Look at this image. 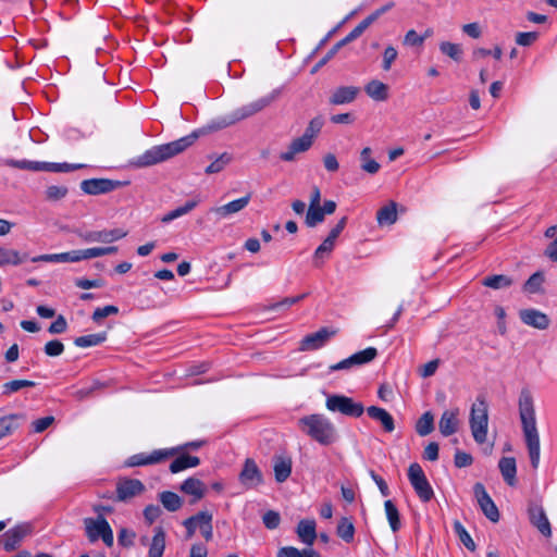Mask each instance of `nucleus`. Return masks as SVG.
<instances>
[{"label":"nucleus","instance_id":"1","mask_svg":"<svg viewBox=\"0 0 557 557\" xmlns=\"http://www.w3.org/2000/svg\"><path fill=\"white\" fill-rule=\"evenodd\" d=\"M519 417L531 465L539 467L541 456L540 434L536 425L534 399L529 388H522L518 399Z\"/></svg>","mask_w":557,"mask_h":557},{"label":"nucleus","instance_id":"2","mask_svg":"<svg viewBox=\"0 0 557 557\" xmlns=\"http://www.w3.org/2000/svg\"><path fill=\"white\" fill-rule=\"evenodd\" d=\"M299 430L322 446H331L338 438L335 424L323 413L304 416L297 421Z\"/></svg>","mask_w":557,"mask_h":557},{"label":"nucleus","instance_id":"3","mask_svg":"<svg viewBox=\"0 0 557 557\" xmlns=\"http://www.w3.org/2000/svg\"><path fill=\"white\" fill-rule=\"evenodd\" d=\"M198 138L197 133H191L177 140L154 146L138 157L136 164L138 166H150L163 162L187 149Z\"/></svg>","mask_w":557,"mask_h":557},{"label":"nucleus","instance_id":"4","mask_svg":"<svg viewBox=\"0 0 557 557\" xmlns=\"http://www.w3.org/2000/svg\"><path fill=\"white\" fill-rule=\"evenodd\" d=\"M280 96V90L275 89L271 91L269 95L263 96L250 103L242 106L240 108L235 109L230 114L221 117L219 121L214 122L215 129H222L228 127L242 120L248 119L267 107H269L272 102H274Z\"/></svg>","mask_w":557,"mask_h":557},{"label":"nucleus","instance_id":"5","mask_svg":"<svg viewBox=\"0 0 557 557\" xmlns=\"http://www.w3.org/2000/svg\"><path fill=\"white\" fill-rule=\"evenodd\" d=\"M469 424L473 440L478 444L485 443L488 429V406L484 397H476L472 404Z\"/></svg>","mask_w":557,"mask_h":557},{"label":"nucleus","instance_id":"6","mask_svg":"<svg viewBox=\"0 0 557 557\" xmlns=\"http://www.w3.org/2000/svg\"><path fill=\"white\" fill-rule=\"evenodd\" d=\"M325 408L331 412H337L351 418L361 417L366 410L362 403L339 394L327 395Z\"/></svg>","mask_w":557,"mask_h":557},{"label":"nucleus","instance_id":"7","mask_svg":"<svg viewBox=\"0 0 557 557\" xmlns=\"http://www.w3.org/2000/svg\"><path fill=\"white\" fill-rule=\"evenodd\" d=\"M180 448H162L151 453H139L132 455L125 460V467H144L162 463L178 454Z\"/></svg>","mask_w":557,"mask_h":557},{"label":"nucleus","instance_id":"8","mask_svg":"<svg viewBox=\"0 0 557 557\" xmlns=\"http://www.w3.org/2000/svg\"><path fill=\"white\" fill-rule=\"evenodd\" d=\"M84 525L90 542H95L101 539L107 546L113 545L112 529L102 516L98 517L97 519H84Z\"/></svg>","mask_w":557,"mask_h":557},{"label":"nucleus","instance_id":"9","mask_svg":"<svg viewBox=\"0 0 557 557\" xmlns=\"http://www.w3.org/2000/svg\"><path fill=\"white\" fill-rule=\"evenodd\" d=\"M408 479L422 502L426 503L432 499L434 496L433 488L419 463L414 462L409 466Z\"/></svg>","mask_w":557,"mask_h":557},{"label":"nucleus","instance_id":"10","mask_svg":"<svg viewBox=\"0 0 557 557\" xmlns=\"http://www.w3.org/2000/svg\"><path fill=\"white\" fill-rule=\"evenodd\" d=\"M146 491L145 484L138 479L119 478L115 485V500L127 503Z\"/></svg>","mask_w":557,"mask_h":557},{"label":"nucleus","instance_id":"11","mask_svg":"<svg viewBox=\"0 0 557 557\" xmlns=\"http://www.w3.org/2000/svg\"><path fill=\"white\" fill-rule=\"evenodd\" d=\"M238 481L245 490H255L263 484V474L253 459L245 460Z\"/></svg>","mask_w":557,"mask_h":557},{"label":"nucleus","instance_id":"12","mask_svg":"<svg viewBox=\"0 0 557 557\" xmlns=\"http://www.w3.org/2000/svg\"><path fill=\"white\" fill-rule=\"evenodd\" d=\"M123 185L124 183L110 178H89L82 181L81 189L87 195L96 196L111 193Z\"/></svg>","mask_w":557,"mask_h":557},{"label":"nucleus","instance_id":"13","mask_svg":"<svg viewBox=\"0 0 557 557\" xmlns=\"http://www.w3.org/2000/svg\"><path fill=\"white\" fill-rule=\"evenodd\" d=\"M377 356V350L374 347H368L360 350L350 357L332 364L330 371L348 370L352 367L362 366L371 362Z\"/></svg>","mask_w":557,"mask_h":557},{"label":"nucleus","instance_id":"14","mask_svg":"<svg viewBox=\"0 0 557 557\" xmlns=\"http://www.w3.org/2000/svg\"><path fill=\"white\" fill-rule=\"evenodd\" d=\"M473 493L485 517L492 522H497L499 520V511L493 499L487 494L484 485L482 483H475L473 486Z\"/></svg>","mask_w":557,"mask_h":557},{"label":"nucleus","instance_id":"15","mask_svg":"<svg viewBox=\"0 0 557 557\" xmlns=\"http://www.w3.org/2000/svg\"><path fill=\"white\" fill-rule=\"evenodd\" d=\"M32 533L29 523H21L4 533L3 548L5 552L15 550L22 541Z\"/></svg>","mask_w":557,"mask_h":557},{"label":"nucleus","instance_id":"16","mask_svg":"<svg viewBox=\"0 0 557 557\" xmlns=\"http://www.w3.org/2000/svg\"><path fill=\"white\" fill-rule=\"evenodd\" d=\"M335 331H330L326 327L320 329L315 333L308 334L305 336L299 346V350L301 351H311L317 350L321 347H323L326 342L335 335Z\"/></svg>","mask_w":557,"mask_h":557},{"label":"nucleus","instance_id":"17","mask_svg":"<svg viewBox=\"0 0 557 557\" xmlns=\"http://www.w3.org/2000/svg\"><path fill=\"white\" fill-rule=\"evenodd\" d=\"M529 518L530 522L533 527H535L539 532L545 536H552V527L546 516L544 508L541 505L532 504L529 507Z\"/></svg>","mask_w":557,"mask_h":557},{"label":"nucleus","instance_id":"18","mask_svg":"<svg viewBox=\"0 0 557 557\" xmlns=\"http://www.w3.org/2000/svg\"><path fill=\"white\" fill-rule=\"evenodd\" d=\"M165 539L166 534L162 527H156L153 529V536L151 541H148L147 536H143L140 542L143 545L149 546L148 557H162L165 550Z\"/></svg>","mask_w":557,"mask_h":557},{"label":"nucleus","instance_id":"19","mask_svg":"<svg viewBox=\"0 0 557 557\" xmlns=\"http://www.w3.org/2000/svg\"><path fill=\"white\" fill-rule=\"evenodd\" d=\"M180 490L184 494L190 495L193 497L190 499V504H196L202 499L207 493L206 484L201 480L194 476L186 479L181 484Z\"/></svg>","mask_w":557,"mask_h":557},{"label":"nucleus","instance_id":"20","mask_svg":"<svg viewBox=\"0 0 557 557\" xmlns=\"http://www.w3.org/2000/svg\"><path fill=\"white\" fill-rule=\"evenodd\" d=\"M519 317L524 324L539 330H546L549 326V318L536 309H523Z\"/></svg>","mask_w":557,"mask_h":557},{"label":"nucleus","instance_id":"21","mask_svg":"<svg viewBox=\"0 0 557 557\" xmlns=\"http://www.w3.org/2000/svg\"><path fill=\"white\" fill-rule=\"evenodd\" d=\"M459 409L445 410L440 419L438 429L443 436H450L456 433L459 428Z\"/></svg>","mask_w":557,"mask_h":557},{"label":"nucleus","instance_id":"22","mask_svg":"<svg viewBox=\"0 0 557 557\" xmlns=\"http://www.w3.org/2000/svg\"><path fill=\"white\" fill-rule=\"evenodd\" d=\"M360 92V88L356 86H339L332 91L329 102L333 106L351 103Z\"/></svg>","mask_w":557,"mask_h":557},{"label":"nucleus","instance_id":"23","mask_svg":"<svg viewBox=\"0 0 557 557\" xmlns=\"http://www.w3.org/2000/svg\"><path fill=\"white\" fill-rule=\"evenodd\" d=\"M313 143L309 138L301 135L290 141L286 151L280 154L281 160L285 162H293L296 159V154L308 151Z\"/></svg>","mask_w":557,"mask_h":557},{"label":"nucleus","instance_id":"24","mask_svg":"<svg viewBox=\"0 0 557 557\" xmlns=\"http://www.w3.org/2000/svg\"><path fill=\"white\" fill-rule=\"evenodd\" d=\"M250 199L251 195L247 194L246 196L233 200L226 205L212 208L211 212L216 214L219 218L224 219L245 209L250 202Z\"/></svg>","mask_w":557,"mask_h":557},{"label":"nucleus","instance_id":"25","mask_svg":"<svg viewBox=\"0 0 557 557\" xmlns=\"http://www.w3.org/2000/svg\"><path fill=\"white\" fill-rule=\"evenodd\" d=\"M83 260L82 249L61 253L40 255L32 258L33 262H78Z\"/></svg>","mask_w":557,"mask_h":557},{"label":"nucleus","instance_id":"26","mask_svg":"<svg viewBox=\"0 0 557 557\" xmlns=\"http://www.w3.org/2000/svg\"><path fill=\"white\" fill-rule=\"evenodd\" d=\"M367 413L370 418L380 422L385 432L392 433L395 430L394 418L384 408L370 406L367 408Z\"/></svg>","mask_w":557,"mask_h":557},{"label":"nucleus","instance_id":"27","mask_svg":"<svg viewBox=\"0 0 557 557\" xmlns=\"http://www.w3.org/2000/svg\"><path fill=\"white\" fill-rule=\"evenodd\" d=\"M380 15L381 11H375L369 16H367L364 20H362L348 35H346L342 40L338 41L339 46L343 48L347 44L360 37L363 34V32L379 18Z\"/></svg>","mask_w":557,"mask_h":557},{"label":"nucleus","instance_id":"28","mask_svg":"<svg viewBox=\"0 0 557 557\" xmlns=\"http://www.w3.org/2000/svg\"><path fill=\"white\" fill-rule=\"evenodd\" d=\"M296 533L302 543L312 545L317 539L315 521L312 519L300 520Z\"/></svg>","mask_w":557,"mask_h":557},{"label":"nucleus","instance_id":"29","mask_svg":"<svg viewBox=\"0 0 557 557\" xmlns=\"http://www.w3.org/2000/svg\"><path fill=\"white\" fill-rule=\"evenodd\" d=\"M498 468L502 473L504 481L509 486H515L517 484L516 473H517V465L516 459L513 457H503L498 462Z\"/></svg>","mask_w":557,"mask_h":557},{"label":"nucleus","instance_id":"30","mask_svg":"<svg viewBox=\"0 0 557 557\" xmlns=\"http://www.w3.org/2000/svg\"><path fill=\"white\" fill-rule=\"evenodd\" d=\"M177 456L170 465L172 473H178L189 468L199 466L200 459L197 456L185 454L184 451L176 454Z\"/></svg>","mask_w":557,"mask_h":557},{"label":"nucleus","instance_id":"31","mask_svg":"<svg viewBox=\"0 0 557 557\" xmlns=\"http://www.w3.org/2000/svg\"><path fill=\"white\" fill-rule=\"evenodd\" d=\"M364 90L367 95L375 101H384L388 97L387 85L376 79L369 82Z\"/></svg>","mask_w":557,"mask_h":557},{"label":"nucleus","instance_id":"32","mask_svg":"<svg viewBox=\"0 0 557 557\" xmlns=\"http://www.w3.org/2000/svg\"><path fill=\"white\" fill-rule=\"evenodd\" d=\"M198 528L203 539L209 542L213 539L212 513L207 510L197 512Z\"/></svg>","mask_w":557,"mask_h":557},{"label":"nucleus","instance_id":"33","mask_svg":"<svg viewBox=\"0 0 557 557\" xmlns=\"http://www.w3.org/2000/svg\"><path fill=\"white\" fill-rule=\"evenodd\" d=\"M27 259L26 255H20L15 249L0 247V267L18 265Z\"/></svg>","mask_w":557,"mask_h":557},{"label":"nucleus","instance_id":"34","mask_svg":"<svg viewBox=\"0 0 557 557\" xmlns=\"http://www.w3.org/2000/svg\"><path fill=\"white\" fill-rule=\"evenodd\" d=\"M275 480L280 483L286 481L292 473V460L289 458L277 457L274 461Z\"/></svg>","mask_w":557,"mask_h":557},{"label":"nucleus","instance_id":"35","mask_svg":"<svg viewBox=\"0 0 557 557\" xmlns=\"http://www.w3.org/2000/svg\"><path fill=\"white\" fill-rule=\"evenodd\" d=\"M159 500L171 512L177 511L183 506V499L176 493L170 491L160 493Z\"/></svg>","mask_w":557,"mask_h":557},{"label":"nucleus","instance_id":"36","mask_svg":"<svg viewBox=\"0 0 557 557\" xmlns=\"http://www.w3.org/2000/svg\"><path fill=\"white\" fill-rule=\"evenodd\" d=\"M371 148L364 147L360 152V168L369 174H376L381 168L380 163L371 158Z\"/></svg>","mask_w":557,"mask_h":557},{"label":"nucleus","instance_id":"37","mask_svg":"<svg viewBox=\"0 0 557 557\" xmlns=\"http://www.w3.org/2000/svg\"><path fill=\"white\" fill-rule=\"evenodd\" d=\"M376 220L380 225H391L397 220L396 203L391 202L382 207L376 213Z\"/></svg>","mask_w":557,"mask_h":557},{"label":"nucleus","instance_id":"38","mask_svg":"<svg viewBox=\"0 0 557 557\" xmlns=\"http://www.w3.org/2000/svg\"><path fill=\"white\" fill-rule=\"evenodd\" d=\"M36 382L29 380H12L2 384V395L10 396L14 393L20 392L23 388L35 387Z\"/></svg>","mask_w":557,"mask_h":557},{"label":"nucleus","instance_id":"39","mask_svg":"<svg viewBox=\"0 0 557 557\" xmlns=\"http://www.w3.org/2000/svg\"><path fill=\"white\" fill-rule=\"evenodd\" d=\"M336 534L346 543L352 542L355 536V527L351 520L346 517L341 518L336 528Z\"/></svg>","mask_w":557,"mask_h":557},{"label":"nucleus","instance_id":"40","mask_svg":"<svg viewBox=\"0 0 557 557\" xmlns=\"http://www.w3.org/2000/svg\"><path fill=\"white\" fill-rule=\"evenodd\" d=\"M106 339H107V333L101 332V333L88 334V335L76 337L74 339V344L77 347L87 348V347L100 345Z\"/></svg>","mask_w":557,"mask_h":557},{"label":"nucleus","instance_id":"41","mask_svg":"<svg viewBox=\"0 0 557 557\" xmlns=\"http://www.w3.org/2000/svg\"><path fill=\"white\" fill-rule=\"evenodd\" d=\"M434 430V416L431 411L424 412L416 424V432L420 436H426Z\"/></svg>","mask_w":557,"mask_h":557},{"label":"nucleus","instance_id":"42","mask_svg":"<svg viewBox=\"0 0 557 557\" xmlns=\"http://www.w3.org/2000/svg\"><path fill=\"white\" fill-rule=\"evenodd\" d=\"M513 281L504 274L486 276L482 280V284L493 289H502L511 286Z\"/></svg>","mask_w":557,"mask_h":557},{"label":"nucleus","instance_id":"43","mask_svg":"<svg viewBox=\"0 0 557 557\" xmlns=\"http://www.w3.org/2000/svg\"><path fill=\"white\" fill-rule=\"evenodd\" d=\"M198 205L197 200H189L185 205L170 211L169 213L164 214L161 218L162 223H169L177 218H181L187 213H189L191 210H194Z\"/></svg>","mask_w":557,"mask_h":557},{"label":"nucleus","instance_id":"44","mask_svg":"<svg viewBox=\"0 0 557 557\" xmlns=\"http://www.w3.org/2000/svg\"><path fill=\"white\" fill-rule=\"evenodd\" d=\"M386 518L393 532H397L400 529L399 511L392 500L384 503Z\"/></svg>","mask_w":557,"mask_h":557},{"label":"nucleus","instance_id":"45","mask_svg":"<svg viewBox=\"0 0 557 557\" xmlns=\"http://www.w3.org/2000/svg\"><path fill=\"white\" fill-rule=\"evenodd\" d=\"M280 557H321L318 552L312 548L298 549L293 546L283 547L278 550Z\"/></svg>","mask_w":557,"mask_h":557},{"label":"nucleus","instance_id":"46","mask_svg":"<svg viewBox=\"0 0 557 557\" xmlns=\"http://www.w3.org/2000/svg\"><path fill=\"white\" fill-rule=\"evenodd\" d=\"M325 219V214L321 209V206H309L306 214L305 223L308 227H314L322 223Z\"/></svg>","mask_w":557,"mask_h":557},{"label":"nucleus","instance_id":"47","mask_svg":"<svg viewBox=\"0 0 557 557\" xmlns=\"http://www.w3.org/2000/svg\"><path fill=\"white\" fill-rule=\"evenodd\" d=\"M18 414H8L0 417V440L10 435L17 428Z\"/></svg>","mask_w":557,"mask_h":557},{"label":"nucleus","instance_id":"48","mask_svg":"<svg viewBox=\"0 0 557 557\" xmlns=\"http://www.w3.org/2000/svg\"><path fill=\"white\" fill-rule=\"evenodd\" d=\"M324 125V120L322 116H315L313 117L308 126L305 129V133L302 134L305 137L309 138L313 143L314 138L319 135L322 127Z\"/></svg>","mask_w":557,"mask_h":557},{"label":"nucleus","instance_id":"49","mask_svg":"<svg viewBox=\"0 0 557 557\" xmlns=\"http://www.w3.org/2000/svg\"><path fill=\"white\" fill-rule=\"evenodd\" d=\"M454 530H455V533L458 535L460 542L469 549V550H474L475 549V544H474V541L472 540V537L470 536V534L467 532V530L465 529V527L459 522V521H455L454 522Z\"/></svg>","mask_w":557,"mask_h":557},{"label":"nucleus","instance_id":"50","mask_svg":"<svg viewBox=\"0 0 557 557\" xmlns=\"http://www.w3.org/2000/svg\"><path fill=\"white\" fill-rule=\"evenodd\" d=\"M69 193V188L64 185H50L47 187L45 195L49 201H58L63 199Z\"/></svg>","mask_w":557,"mask_h":557},{"label":"nucleus","instance_id":"51","mask_svg":"<svg viewBox=\"0 0 557 557\" xmlns=\"http://www.w3.org/2000/svg\"><path fill=\"white\" fill-rule=\"evenodd\" d=\"M440 50L442 53L448 55L449 58H451L455 61H459L461 58V54H462V49H461L460 45L453 44L449 41L441 42Z\"/></svg>","mask_w":557,"mask_h":557},{"label":"nucleus","instance_id":"52","mask_svg":"<svg viewBox=\"0 0 557 557\" xmlns=\"http://www.w3.org/2000/svg\"><path fill=\"white\" fill-rule=\"evenodd\" d=\"M79 237L85 243H107L108 244L107 230L88 231V232L79 233Z\"/></svg>","mask_w":557,"mask_h":557},{"label":"nucleus","instance_id":"53","mask_svg":"<svg viewBox=\"0 0 557 557\" xmlns=\"http://www.w3.org/2000/svg\"><path fill=\"white\" fill-rule=\"evenodd\" d=\"M544 282V276L541 272L532 274L523 285V289L528 293L534 294L541 289Z\"/></svg>","mask_w":557,"mask_h":557},{"label":"nucleus","instance_id":"54","mask_svg":"<svg viewBox=\"0 0 557 557\" xmlns=\"http://www.w3.org/2000/svg\"><path fill=\"white\" fill-rule=\"evenodd\" d=\"M231 161L227 153H222L213 162H211L205 170L207 174H214L221 172Z\"/></svg>","mask_w":557,"mask_h":557},{"label":"nucleus","instance_id":"55","mask_svg":"<svg viewBox=\"0 0 557 557\" xmlns=\"http://www.w3.org/2000/svg\"><path fill=\"white\" fill-rule=\"evenodd\" d=\"M335 247V242L331 238H325L322 244L314 251V260H323L327 258Z\"/></svg>","mask_w":557,"mask_h":557},{"label":"nucleus","instance_id":"56","mask_svg":"<svg viewBox=\"0 0 557 557\" xmlns=\"http://www.w3.org/2000/svg\"><path fill=\"white\" fill-rule=\"evenodd\" d=\"M84 166L85 165L81 164V163H66V162H64V163H54V162H49V172L66 173V172H72V171L82 169Z\"/></svg>","mask_w":557,"mask_h":557},{"label":"nucleus","instance_id":"57","mask_svg":"<svg viewBox=\"0 0 557 557\" xmlns=\"http://www.w3.org/2000/svg\"><path fill=\"white\" fill-rule=\"evenodd\" d=\"M119 312V308L113 305H108L102 308H97L92 313V321L99 323L102 319L116 314Z\"/></svg>","mask_w":557,"mask_h":557},{"label":"nucleus","instance_id":"58","mask_svg":"<svg viewBox=\"0 0 557 557\" xmlns=\"http://www.w3.org/2000/svg\"><path fill=\"white\" fill-rule=\"evenodd\" d=\"M263 524L269 530H274L280 525L281 517L277 511L269 510L262 517Z\"/></svg>","mask_w":557,"mask_h":557},{"label":"nucleus","instance_id":"59","mask_svg":"<svg viewBox=\"0 0 557 557\" xmlns=\"http://www.w3.org/2000/svg\"><path fill=\"white\" fill-rule=\"evenodd\" d=\"M425 36H420L414 29H410L404 37V45L410 47H420L423 45Z\"/></svg>","mask_w":557,"mask_h":557},{"label":"nucleus","instance_id":"60","mask_svg":"<svg viewBox=\"0 0 557 557\" xmlns=\"http://www.w3.org/2000/svg\"><path fill=\"white\" fill-rule=\"evenodd\" d=\"M398 52L393 46L385 48L383 52L382 67L384 71H389L393 62L397 59Z\"/></svg>","mask_w":557,"mask_h":557},{"label":"nucleus","instance_id":"61","mask_svg":"<svg viewBox=\"0 0 557 557\" xmlns=\"http://www.w3.org/2000/svg\"><path fill=\"white\" fill-rule=\"evenodd\" d=\"M539 34L536 32L518 33L516 35V42L519 46L528 47L535 42Z\"/></svg>","mask_w":557,"mask_h":557},{"label":"nucleus","instance_id":"62","mask_svg":"<svg viewBox=\"0 0 557 557\" xmlns=\"http://www.w3.org/2000/svg\"><path fill=\"white\" fill-rule=\"evenodd\" d=\"M63 351L64 345L58 339L50 341L45 345V352L49 357H58Z\"/></svg>","mask_w":557,"mask_h":557},{"label":"nucleus","instance_id":"63","mask_svg":"<svg viewBox=\"0 0 557 557\" xmlns=\"http://www.w3.org/2000/svg\"><path fill=\"white\" fill-rule=\"evenodd\" d=\"M454 462L457 468L469 467L473 463V457L466 451L457 450L455 453Z\"/></svg>","mask_w":557,"mask_h":557},{"label":"nucleus","instance_id":"64","mask_svg":"<svg viewBox=\"0 0 557 557\" xmlns=\"http://www.w3.org/2000/svg\"><path fill=\"white\" fill-rule=\"evenodd\" d=\"M440 363H441L440 359H433V360L426 362L425 364H423L422 367L419 368V374L424 379L434 375Z\"/></svg>","mask_w":557,"mask_h":557}]
</instances>
